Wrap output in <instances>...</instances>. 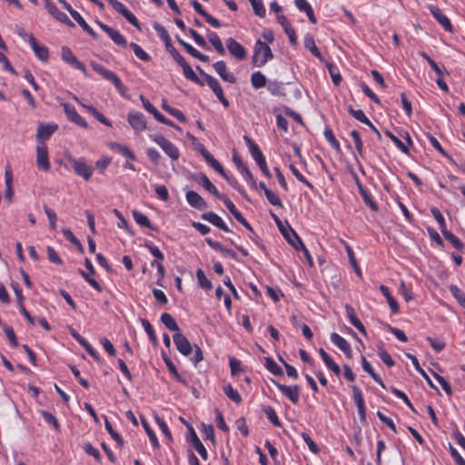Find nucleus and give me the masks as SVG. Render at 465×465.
Wrapping results in <instances>:
<instances>
[{
	"label": "nucleus",
	"mask_w": 465,
	"mask_h": 465,
	"mask_svg": "<svg viewBox=\"0 0 465 465\" xmlns=\"http://www.w3.org/2000/svg\"><path fill=\"white\" fill-rule=\"evenodd\" d=\"M63 106H64V113H65L67 118L71 122H73L75 124H77L81 127H84V128L88 127V124L80 114H78V113L76 112L75 107L74 105H72L68 103H64V104H63Z\"/></svg>",
	"instance_id": "nucleus-16"
},
{
	"label": "nucleus",
	"mask_w": 465,
	"mask_h": 465,
	"mask_svg": "<svg viewBox=\"0 0 465 465\" xmlns=\"http://www.w3.org/2000/svg\"><path fill=\"white\" fill-rule=\"evenodd\" d=\"M272 384L289 399L293 404H297L300 400V387L298 385L287 386L278 382L275 380H272Z\"/></svg>",
	"instance_id": "nucleus-6"
},
{
	"label": "nucleus",
	"mask_w": 465,
	"mask_h": 465,
	"mask_svg": "<svg viewBox=\"0 0 465 465\" xmlns=\"http://www.w3.org/2000/svg\"><path fill=\"white\" fill-rule=\"evenodd\" d=\"M96 24L103 31L108 35V36L114 41L115 45L123 47H126L128 45L126 39L119 31L100 21H96Z\"/></svg>",
	"instance_id": "nucleus-9"
},
{
	"label": "nucleus",
	"mask_w": 465,
	"mask_h": 465,
	"mask_svg": "<svg viewBox=\"0 0 465 465\" xmlns=\"http://www.w3.org/2000/svg\"><path fill=\"white\" fill-rule=\"evenodd\" d=\"M72 17L94 39L98 38V35L93 30L92 27L89 26V25L85 22V20L78 12L72 13Z\"/></svg>",
	"instance_id": "nucleus-31"
},
{
	"label": "nucleus",
	"mask_w": 465,
	"mask_h": 465,
	"mask_svg": "<svg viewBox=\"0 0 465 465\" xmlns=\"http://www.w3.org/2000/svg\"><path fill=\"white\" fill-rule=\"evenodd\" d=\"M1 327H3V330L10 342V344L13 346V347H17L18 346V341H17V339H16V336H15V333L13 330V328L7 324H5L4 325H1Z\"/></svg>",
	"instance_id": "nucleus-56"
},
{
	"label": "nucleus",
	"mask_w": 465,
	"mask_h": 465,
	"mask_svg": "<svg viewBox=\"0 0 465 465\" xmlns=\"http://www.w3.org/2000/svg\"><path fill=\"white\" fill-rule=\"evenodd\" d=\"M107 2L113 6V8L121 14L131 25L136 28H140L139 22L135 15L131 13L120 1L118 0H107Z\"/></svg>",
	"instance_id": "nucleus-7"
},
{
	"label": "nucleus",
	"mask_w": 465,
	"mask_h": 465,
	"mask_svg": "<svg viewBox=\"0 0 465 465\" xmlns=\"http://www.w3.org/2000/svg\"><path fill=\"white\" fill-rule=\"evenodd\" d=\"M153 28L157 32L161 40L164 43L167 52H169L171 54L174 60H177L179 57H181L182 55L180 54V53L173 45L171 37L168 34V31L165 29V27L158 23H155L153 25Z\"/></svg>",
	"instance_id": "nucleus-5"
},
{
	"label": "nucleus",
	"mask_w": 465,
	"mask_h": 465,
	"mask_svg": "<svg viewBox=\"0 0 465 465\" xmlns=\"http://www.w3.org/2000/svg\"><path fill=\"white\" fill-rule=\"evenodd\" d=\"M331 341L346 355L347 358L352 357L351 345L349 342L336 332L331 334Z\"/></svg>",
	"instance_id": "nucleus-23"
},
{
	"label": "nucleus",
	"mask_w": 465,
	"mask_h": 465,
	"mask_svg": "<svg viewBox=\"0 0 465 465\" xmlns=\"http://www.w3.org/2000/svg\"><path fill=\"white\" fill-rule=\"evenodd\" d=\"M386 135L395 143V145L404 153L409 154V148L404 144L400 138L394 135L391 132L386 131Z\"/></svg>",
	"instance_id": "nucleus-59"
},
{
	"label": "nucleus",
	"mask_w": 465,
	"mask_h": 465,
	"mask_svg": "<svg viewBox=\"0 0 465 465\" xmlns=\"http://www.w3.org/2000/svg\"><path fill=\"white\" fill-rule=\"evenodd\" d=\"M186 201L192 207L198 210H204L207 208V203L204 199L198 193L193 190L186 193Z\"/></svg>",
	"instance_id": "nucleus-22"
},
{
	"label": "nucleus",
	"mask_w": 465,
	"mask_h": 465,
	"mask_svg": "<svg viewBox=\"0 0 465 465\" xmlns=\"http://www.w3.org/2000/svg\"><path fill=\"white\" fill-rule=\"evenodd\" d=\"M45 8L47 12L54 16L56 20L68 25H74L68 16L62 11H60L53 3L46 0Z\"/></svg>",
	"instance_id": "nucleus-20"
},
{
	"label": "nucleus",
	"mask_w": 465,
	"mask_h": 465,
	"mask_svg": "<svg viewBox=\"0 0 465 465\" xmlns=\"http://www.w3.org/2000/svg\"><path fill=\"white\" fill-rule=\"evenodd\" d=\"M428 8L431 13L432 16L444 28V30L450 33L453 32V26L450 19L442 13V11L438 6L430 5L428 6Z\"/></svg>",
	"instance_id": "nucleus-12"
},
{
	"label": "nucleus",
	"mask_w": 465,
	"mask_h": 465,
	"mask_svg": "<svg viewBox=\"0 0 465 465\" xmlns=\"http://www.w3.org/2000/svg\"><path fill=\"white\" fill-rule=\"evenodd\" d=\"M319 353L324 361L325 365L333 371L334 374L340 375L341 370L339 365L331 359V357L322 349L319 350Z\"/></svg>",
	"instance_id": "nucleus-30"
},
{
	"label": "nucleus",
	"mask_w": 465,
	"mask_h": 465,
	"mask_svg": "<svg viewBox=\"0 0 465 465\" xmlns=\"http://www.w3.org/2000/svg\"><path fill=\"white\" fill-rule=\"evenodd\" d=\"M79 104L85 108L96 120L104 124L106 126H112L111 122L104 117L100 112H98L94 106L82 104L76 97L74 98Z\"/></svg>",
	"instance_id": "nucleus-33"
},
{
	"label": "nucleus",
	"mask_w": 465,
	"mask_h": 465,
	"mask_svg": "<svg viewBox=\"0 0 465 465\" xmlns=\"http://www.w3.org/2000/svg\"><path fill=\"white\" fill-rule=\"evenodd\" d=\"M176 39L178 43L189 53L193 57L200 60L201 62L207 63L209 61V57L198 50H196L194 47H193L188 43L184 42L183 39H181L178 35H176Z\"/></svg>",
	"instance_id": "nucleus-29"
},
{
	"label": "nucleus",
	"mask_w": 465,
	"mask_h": 465,
	"mask_svg": "<svg viewBox=\"0 0 465 465\" xmlns=\"http://www.w3.org/2000/svg\"><path fill=\"white\" fill-rule=\"evenodd\" d=\"M67 161L74 168V172L84 180H89L93 174L92 166L88 165L84 158L67 157Z\"/></svg>",
	"instance_id": "nucleus-4"
},
{
	"label": "nucleus",
	"mask_w": 465,
	"mask_h": 465,
	"mask_svg": "<svg viewBox=\"0 0 465 465\" xmlns=\"http://www.w3.org/2000/svg\"><path fill=\"white\" fill-rule=\"evenodd\" d=\"M62 232L64 234V236L71 242L73 243L74 245L76 246L77 250L83 253L84 252V246L82 245V243L80 242V241L74 235V233L72 232V231L70 229H63L62 230Z\"/></svg>",
	"instance_id": "nucleus-47"
},
{
	"label": "nucleus",
	"mask_w": 465,
	"mask_h": 465,
	"mask_svg": "<svg viewBox=\"0 0 465 465\" xmlns=\"http://www.w3.org/2000/svg\"><path fill=\"white\" fill-rule=\"evenodd\" d=\"M128 123L136 131L142 132L146 129V122L143 114L141 113H129Z\"/></svg>",
	"instance_id": "nucleus-21"
},
{
	"label": "nucleus",
	"mask_w": 465,
	"mask_h": 465,
	"mask_svg": "<svg viewBox=\"0 0 465 465\" xmlns=\"http://www.w3.org/2000/svg\"><path fill=\"white\" fill-rule=\"evenodd\" d=\"M36 164L37 167L45 172L50 170V163L48 159V151L45 145H38L36 147Z\"/></svg>",
	"instance_id": "nucleus-17"
},
{
	"label": "nucleus",
	"mask_w": 465,
	"mask_h": 465,
	"mask_svg": "<svg viewBox=\"0 0 465 465\" xmlns=\"http://www.w3.org/2000/svg\"><path fill=\"white\" fill-rule=\"evenodd\" d=\"M442 234L445 237V239L448 240L455 249L459 251H461L463 249L464 245L462 242L450 231L443 230Z\"/></svg>",
	"instance_id": "nucleus-46"
},
{
	"label": "nucleus",
	"mask_w": 465,
	"mask_h": 465,
	"mask_svg": "<svg viewBox=\"0 0 465 465\" xmlns=\"http://www.w3.org/2000/svg\"><path fill=\"white\" fill-rule=\"evenodd\" d=\"M142 425L143 427L144 428L152 444L153 445V447L155 448H158L159 447V442H158V440H157V437L155 435V433L153 431V430L151 429V427L149 426L147 420L144 419V418H142Z\"/></svg>",
	"instance_id": "nucleus-55"
},
{
	"label": "nucleus",
	"mask_w": 465,
	"mask_h": 465,
	"mask_svg": "<svg viewBox=\"0 0 465 465\" xmlns=\"http://www.w3.org/2000/svg\"><path fill=\"white\" fill-rule=\"evenodd\" d=\"M251 83L252 85L256 89L262 88L266 84V77L262 73L259 71L254 72L251 76Z\"/></svg>",
	"instance_id": "nucleus-45"
},
{
	"label": "nucleus",
	"mask_w": 465,
	"mask_h": 465,
	"mask_svg": "<svg viewBox=\"0 0 465 465\" xmlns=\"http://www.w3.org/2000/svg\"><path fill=\"white\" fill-rule=\"evenodd\" d=\"M194 181L201 184L206 191L213 194L215 197H220V193L210 181V179L204 174L200 173L199 175L193 176Z\"/></svg>",
	"instance_id": "nucleus-28"
},
{
	"label": "nucleus",
	"mask_w": 465,
	"mask_h": 465,
	"mask_svg": "<svg viewBox=\"0 0 465 465\" xmlns=\"http://www.w3.org/2000/svg\"><path fill=\"white\" fill-rule=\"evenodd\" d=\"M213 66L223 81L229 82L231 84H234L236 82L235 76L232 74L227 72L226 64L224 61H218L214 63Z\"/></svg>",
	"instance_id": "nucleus-25"
},
{
	"label": "nucleus",
	"mask_w": 465,
	"mask_h": 465,
	"mask_svg": "<svg viewBox=\"0 0 465 465\" xmlns=\"http://www.w3.org/2000/svg\"><path fill=\"white\" fill-rule=\"evenodd\" d=\"M189 430L191 432V444L196 450V451L199 453L203 460H207L208 452L203 444L202 443V441L200 440V439L198 438L195 430L192 426H189Z\"/></svg>",
	"instance_id": "nucleus-24"
},
{
	"label": "nucleus",
	"mask_w": 465,
	"mask_h": 465,
	"mask_svg": "<svg viewBox=\"0 0 465 465\" xmlns=\"http://www.w3.org/2000/svg\"><path fill=\"white\" fill-rule=\"evenodd\" d=\"M263 411L266 414L269 420L274 425V426H281V422L278 419V416L274 411V409L271 406H265L263 408Z\"/></svg>",
	"instance_id": "nucleus-58"
},
{
	"label": "nucleus",
	"mask_w": 465,
	"mask_h": 465,
	"mask_svg": "<svg viewBox=\"0 0 465 465\" xmlns=\"http://www.w3.org/2000/svg\"><path fill=\"white\" fill-rule=\"evenodd\" d=\"M271 215L272 219L274 220L275 223L277 224L278 229L280 230L282 236L285 238V240L296 250H298V246L296 244V241L294 240V237L292 233V232L289 230V228H292L289 223L286 222L284 224L281 219L274 214L272 212H271Z\"/></svg>",
	"instance_id": "nucleus-10"
},
{
	"label": "nucleus",
	"mask_w": 465,
	"mask_h": 465,
	"mask_svg": "<svg viewBox=\"0 0 465 465\" xmlns=\"http://www.w3.org/2000/svg\"><path fill=\"white\" fill-rule=\"evenodd\" d=\"M208 40L213 45L216 52L222 55L225 54V49L219 37V35L214 32H209Z\"/></svg>",
	"instance_id": "nucleus-41"
},
{
	"label": "nucleus",
	"mask_w": 465,
	"mask_h": 465,
	"mask_svg": "<svg viewBox=\"0 0 465 465\" xmlns=\"http://www.w3.org/2000/svg\"><path fill=\"white\" fill-rule=\"evenodd\" d=\"M351 390H352L353 401H354L357 408L365 406L364 399H363V396H362V393H361V391L360 390V388L357 386H352Z\"/></svg>",
	"instance_id": "nucleus-64"
},
{
	"label": "nucleus",
	"mask_w": 465,
	"mask_h": 465,
	"mask_svg": "<svg viewBox=\"0 0 465 465\" xmlns=\"http://www.w3.org/2000/svg\"><path fill=\"white\" fill-rule=\"evenodd\" d=\"M29 44H30L35 56L39 60H41L43 62H46L48 60V57H49L48 48L45 45H39L37 43L36 38L32 34H30V35H29Z\"/></svg>",
	"instance_id": "nucleus-18"
},
{
	"label": "nucleus",
	"mask_w": 465,
	"mask_h": 465,
	"mask_svg": "<svg viewBox=\"0 0 465 465\" xmlns=\"http://www.w3.org/2000/svg\"><path fill=\"white\" fill-rule=\"evenodd\" d=\"M349 113L358 121L365 124L366 125H371V122L368 119L362 110H354L352 107L349 108Z\"/></svg>",
	"instance_id": "nucleus-52"
},
{
	"label": "nucleus",
	"mask_w": 465,
	"mask_h": 465,
	"mask_svg": "<svg viewBox=\"0 0 465 465\" xmlns=\"http://www.w3.org/2000/svg\"><path fill=\"white\" fill-rule=\"evenodd\" d=\"M380 291L381 292V293L386 298V300L388 302V304H389V306L391 308V312L392 313H397L399 312V310H400L399 304H398L397 301L391 296L389 288L387 286H385V285H381L380 286Z\"/></svg>",
	"instance_id": "nucleus-32"
},
{
	"label": "nucleus",
	"mask_w": 465,
	"mask_h": 465,
	"mask_svg": "<svg viewBox=\"0 0 465 465\" xmlns=\"http://www.w3.org/2000/svg\"><path fill=\"white\" fill-rule=\"evenodd\" d=\"M44 211L48 218L50 228L52 230H55L56 229V221H57L56 213H54V210L49 208L47 205L44 206Z\"/></svg>",
	"instance_id": "nucleus-61"
},
{
	"label": "nucleus",
	"mask_w": 465,
	"mask_h": 465,
	"mask_svg": "<svg viewBox=\"0 0 465 465\" xmlns=\"http://www.w3.org/2000/svg\"><path fill=\"white\" fill-rule=\"evenodd\" d=\"M223 392L225 393V395L231 401H232L234 403H236V404L242 403V400L240 393L236 390H234L230 383L225 384L223 386Z\"/></svg>",
	"instance_id": "nucleus-42"
},
{
	"label": "nucleus",
	"mask_w": 465,
	"mask_h": 465,
	"mask_svg": "<svg viewBox=\"0 0 465 465\" xmlns=\"http://www.w3.org/2000/svg\"><path fill=\"white\" fill-rule=\"evenodd\" d=\"M91 65L96 73L101 74L104 79L112 82L123 97H127L128 88L122 83L121 79L114 72L104 68L103 65L95 62H93Z\"/></svg>",
	"instance_id": "nucleus-1"
},
{
	"label": "nucleus",
	"mask_w": 465,
	"mask_h": 465,
	"mask_svg": "<svg viewBox=\"0 0 465 465\" xmlns=\"http://www.w3.org/2000/svg\"><path fill=\"white\" fill-rule=\"evenodd\" d=\"M203 157L216 172H218L221 175H225L223 167L210 152H203Z\"/></svg>",
	"instance_id": "nucleus-37"
},
{
	"label": "nucleus",
	"mask_w": 465,
	"mask_h": 465,
	"mask_svg": "<svg viewBox=\"0 0 465 465\" xmlns=\"http://www.w3.org/2000/svg\"><path fill=\"white\" fill-rule=\"evenodd\" d=\"M162 107L166 113L170 114L173 117H175L178 121H180L182 123L186 122L187 119H186L185 115L183 114V113L182 111H180L179 109H176L174 107L168 105L165 103V101H163Z\"/></svg>",
	"instance_id": "nucleus-44"
},
{
	"label": "nucleus",
	"mask_w": 465,
	"mask_h": 465,
	"mask_svg": "<svg viewBox=\"0 0 465 465\" xmlns=\"http://www.w3.org/2000/svg\"><path fill=\"white\" fill-rule=\"evenodd\" d=\"M430 212H431L432 216L438 222L441 232H443V230H447L446 223H445L444 217L441 214L440 211L437 207H432L430 209Z\"/></svg>",
	"instance_id": "nucleus-62"
},
{
	"label": "nucleus",
	"mask_w": 465,
	"mask_h": 465,
	"mask_svg": "<svg viewBox=\"0 0 465 465\" xmlns=\"http://www.w3.org/2000/svg\"><path fill=\"white\" fill-rule=\"evenodd\" d=\"M149 137L155 142L172 160L176 161L179 159V149L163 135L156 134H151Z\"/></svg>",
	"instance_id": "nucleus-3"
},
{
	"label": "nucleus",
	"mask_w": 465,
	"mask_h": 465,
	"mask_svg": "<svg viewBox=\"0 0 465 465\" xmlns=\"http://www.w3.org/2000/svg\"><path fill=\"white\" fill-rule=\"evenodd\" d=\"M289 230L292 232V235L294 237V240L296 241L295 242H296V244L298 246V250H301L304 253V255L306 257V260L308 261L309 264L311 266H312V264H313L312 258L308 249L303 244L302 239L299 237L297 232L292 228H289Z\"/></svg>",
	"instance_id": "nucleus-40"
},
{
	"label": "nucleus",
	"mask_w": 465,
	"mask_h": 465,
	"mask_svg": "<svg viewBox=\"0 0 465 465\" xmlns=\"http://www.w3.org/2000/svg\"><path fill=\"white\" fill-rule=\"evenodd\" d=\"M57 129V124H40L37 128L36 139L43 141L48 140Z\"/></svg>",
	"instance_id": "nucleus-27"
},
{
	"label": "nucleus",
	"mask_w": 465,
	"mask_h": 465,
	"mask_svg": "<svg viewBox=\"0 0 465 465\" xmlns=\"http://www.w3.org/2000/svg\"><path fill=\"white\" fill-rule=\"evenodd\" d=\"M226 46L229 53L237 60H244L247 56L245 48L238 43L234 38L229 37L226 40Z\"/></svg>",
	"instance_id": "nucleus-11"
},
{
	"label": "nucleus",
	"mask_w": 465,
	"mask_h": 465,
	"mask_svg": "<svg viewBox=\"0 0 465 465\" xmlns=\"http://www.w3.org/2000/svg\"><path fill=\"white\" fill-rule=\"evenodd\" d=\"M251 4L253 13L262 18L265 16L266 10L262 0H248Z\"/></svg>",
	"instance_id": "nucleus-51"
},
{
	"label": "nucleus",
	"mask_w": 465,
	"mask_h": 465,
	"mask_svg": "<svg viewBox=\"0 0 465 465\" xmlns=\"http://www.w3.org/2000/svg\"><path fill=\"white\" fill-rule=\"evenodd\" d=\"M176 63L183 68V75L186 79L201 85H204V82H203L197 74L193 72V68L190 66V64L186 62V60L181 56L177 60H175Z\"/></svg>",
	"instance_id": "nucleus-14"
},
{
	"label": "nucleus",
	"mask_w": 465,
	"mask_h": 465,
	"mask_svg": "<svg viewBox=\"0 0 465 465\" xmlns=\"http://www.w3.org/2000/svg\"><path fill=\"white\" fill-rule=\"evenodd\" d=\"M130 47L133 49L134 54L142 61H150V55L143 50V48L136 43H131Z\"/></svg>",
	"instance_id": "nucleus-53"
},
{
	"label": "nucleus",
	"mask_w": 465,
	"mask_h": 465,
	"mask_svg": "<svg viewBox=\"0 0 465 465\" xmlns=\"http://www.w3.org/2000/svg\"><path fill=\"white\" fill-rule=\"evenodd\" d=\"M243 140L249 147L250 153L257 164L265 161V157L263 156L262 152L249 136L244 135Z\"/></svg>",
	"instance_id": "nucleus-26"
},
{
	"label": "nucleus",
	"mask_w": 465,
	"mask_h": 465,
	"mask_svg": "<svg viewBox=\"0 0 465 465\" xmlns=\"http://www.w3.org/2000/svg\"><path fill=\"white\" fill-rule=\"evenodd\" d=\"M61 55H62V59L64 62H66L67 64H69L70 65L74 67L75 69H78L81 72H83L85 76H88V72L86 70L85 65L75 57V55L73 54V52L71 51L70 48L64 46L62 48Z\"/></svg>",
	"instance_id": "nucleus-8"
},
{
	"label": "nucleus",
	"mask_w": 465,
	"mask_h": 465,
	"mask_svg": "<svg viewBox=\"0 0 465 465\" xmlns=\"http://www.w3.org/2000/svg\"><path fill=\"white\" fill-rule=\"evenodd\" d=\"M361 365L364 371H366L370 376L382 388H385L384 383L381 378L374 371L371 363L366 360L364 356H361Z\"/></svg>",
	"instance_id": "nucleus-34"
},
{
	"label": "nucleus",
	"mask_w": 465,
	"mask_h": 465,
	"mask_svg": "<svg viewBox=\"0 0 465 465\" xmlns=\"http://www.w3.org/2000/svg\"><path fill=\"white\" fill-rule=\"evenodd\" d=\"M109 147L112 150L118 152L119 153L123 154L124 156H125L133 161L135 160L134 153L129 149V147H127L124 144L117 143H111L109 144Z\"/></svg>",
	"instance_id": "nucleus-38"
},
{
	"label": "nucleus",
	"mask_w": 465,
	"mask_h": 465,
	"mask_svg": "<svg viewBox=\"0 0 465 465\" xmlns=\"http://www.w3.org/2000/svg\"><path fill=\"white\" fill-rule=\"evenodd\" d=\"M360 194L362 197L364 203L370 207L372 211H378V204L372 200L371 194L367 192V190L362 187L361 190H359Z\"/></svg>",
	"instance_id": "nucleus-49"
},
{
	"label": "nucleus",
	"mask_w": 465,
	"mask_h": 465,
	"mask_svg": "<svg viewBox=\"0 0 465 465\" xmlns=\"http://www.w3.org/2000/svg\"><path fill=\"white\" fill-rule=\"evenodd\" d=\"M273 58L270 46L261 40H257L254 45L252 64L257 67L263 66L268 60Z\"/></svg>",
	"instance_id": "nucleus-2"
},
{
	"label": "nucleus",
	"mask_w": 465,
	"mask_h": 465,
	"mask_svg": "<svg viewBox=\"0 0 465 465\" xmlns=\"http://www.w3.org/2000/svg\"><path fill=\"white\" fill-rule=\"evenodd\" d=\"M196 277H197L199 285L203 289L209 291L213 288V283L211 282L210 280L207 279V277L204 274V272L202 269H198L196 271Z\"/></svg>",
	"instance_id": "nucleus-48"
},
{
	"label": "nucleus",
	"mask_w": 465,
	"mask_h": 465,
	"mask_svg": "<svg viewBox=\"0 0 465 465\" xmlns=\"http://www.w3.org/2000/svg\"><path fill=\"white\" fill-rule=\"evenodd\" d=\"M161 322L168 330L175 331V333L181 332L178 324L176 323L175 320L170 313H163L161 315Z\"/></svg>",
	"instance_id": "nucleus-36"
},
{
	"label": "nucleus",
	"mask_w": 465,
	"mask_h": 465,
	"mask_svg": "<svg viewBox=\"0 0 465 465\" xmlns=\"http://www.w3.org/2000/svg\"><path fill=\"white\" fill-rule=\"evenodd\" d=\"M163 361L167 366V369L168 371L173 374V376L175 378L176 381H178L179 382L184 384V385H187V381L185 379H183L177 371V369L175 367V365L173 364V362L172 361V360L167 357V356H163Z\"/></svg>",
	"instance_id": "nucleus-43"
},
{
	"label": "nucleus",
	"mask_w": 465,
	"mask_h": 465,
	"mask_svg": "<svg viewBox=\"0 0 465 465\" xmlns=\"http://www.w3.org/2000/svg\"><path fill=\"white\" fill-rule=\"evenodd\" d=\"M144 246L155 257V261L162 262L164 259L163 252L159 250L157 246L153 244L151 242H145Z\"/></svg>",
	"instance_id": "nucleus-60"
},
{
	"label": "nucleus",
	"mask_w": 465,
	"mask_h": 465,
	"mask_svg": "<svg viewBox=\"0 0 465 465\" xmlns=\"http://www.w3.org/2000/svg\"><path fill=\"white\" fill-rule=\"evenodd\" d=\"M206 84L209 85V87L213 91L216 97L219 99V101L223 104L224 107H229L230 103L226 99V97L223 94V88L220 85L217 79L213 77L212 75H206Z\"/></svg>",
	"instance_id": "nucleus-15"
},
{
	"label": "nucleus",
	"mask_w": 465,
	"mask_h": 465,
	"mask_svg": "<svg viewBox=\"0 0 465 465\" xmlns=\"http://www.w3.org/2000/svg\"><path fill=\"white\" fill-rule=\"evenodd\" d=\"M203 220H205L212 223L213 226L219 228L220 230L229 232H231L226 223L223 221V219L213 212H207L201 215Z\"/></svg>",
	"instance_id": "nucleus-19"
},
{
	"label": "nucleus",
	"mask_w": 465,
	"mask_h": 465,
	"mask_svg": "<svg viewBox=\"0 0 465 465\" xmlns=\"http://www.w3.org/2000/svg\"><path fill=\"white\" fill-rule=\"evenodd\" d=\"M264 194H265L266 199L272 205L281 207V208L283 207L281 199L279 198V196L276 195L271 189L266 190V193Z\"/></svg>",
	"instance_id": "nucleus-63"
},
{
	"label": "nucleus",
	"mask_w": 465,
	"mask_h": 465,
	"mask_svg": "<svg viewBox=\"0 0 465 465\" xmlns=\"http://www.w3.org/2000/svg\"><path fill=\"white\" fill-rule=\"evenodd\" d=\"M133 217L134 221L141 226L155 231L156 227L153 226L148 217L137 210L133 211Z\"/></svg>",
	"instance_id": "nucleus-35"
},
{
	"label": "nucleus",
	"mask_w": 465,
	"mask_h": 465,
	"mask_svg": "<svg viewBox=\"0 0 465 465\" xmlns=\"http://www.w3.org/2000/svg\"><path fill=\"white\" fill-rule=\"evenodd\" d=\"M350 134L353 139L357 153H359V155L362 156L363 155V142L361 138L359 132L357 130H352Z\"/></svg>",
	"instance_id": "nucleus-57"
},
{
	"label": "nucleus",
	"mask_w": 465,
	"mask_h": 465,
	"mask_svg": "<svg viewBox=\"0 0 465 465\" xmlns=\"http://www.w3.org/2000/svg\"><path fill=\"white\" fill-rule=\"evenodd\" d=\"M304 46H305V48L310 50V52L314 56L319 58L321 61L322 60V54H321L320 50L318 49V47L316 46L313 37L309 34L306 35L304 37Z\"/></svg>",
	"instance_id": "nucleus-39"
},
{
	"label": "nucleus",
	"mask_w": 465,
	"mask_h": 465,
	"mask_svg": "<svg viewBox=\"0 0 465 465\" xmlns=\"http://www.w3.org/2000/svg\"><path fill=\"white\" fill-rule=\"evenodd\" d=\"M173 342L176 349L184 356H189L193 351V346L191 345L188 339L181 332L174 333Z\"/></svg>",
	"instance_id": "nucleus-13"
},
{
	"label": "nucleus",
	"mask_w": 465,
	"mask_h": 465,
	"mask_svg": "<svg viewBox=\"0 0 465 465\" xmlns=\"http://www.w3.org/2000/svg\"><path fill=\"white\" fill-rule=\"evenodd\" d=\"M104 427H105L106 430L108 431V433L111 435V437L118 443V445L123 446L124 440L122 439L120 434L113 429V427H112L110 421L107 420V418L104 419Z\"/></svg>",
	"instance_id": "nucleus-54"
},
{
	"label": "nucleus",
	"mask_w": 465,
	"mask_h": 465,
	"mask_svg": "<svg viewBox=\"0 0 465 465\" xmlns=\"http://www.w3.org/2000/svg\"><path fill=\"white\" fill-rule=\"evenodd\" d=\"M265 367L274 375L282 376L283 374L282 368L271 357L265 358Z\"/></svg>",
	"instance_id": "nucleus-50"
}]
</instances>
